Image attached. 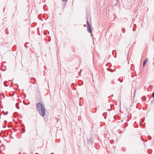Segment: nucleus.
Here are the masks:
<instances>
[{
  "mask_svg": "<svg viewBox=\"0 0 154 154\" xmlns=\"http://www.w3.org/2000/svg\"><path fill=\"white\" fill-rule=\"evenodd\" d=\"M144 119H145V118L144 117L143 119H141L142 122H144Z\"/></svg>",
  "mask_w": 154,
  "mask_h": 154,
  "instance_id": "5",
  "label": "nucleus"
},
{
  "mask_svg": "<svg viewBox=\"0 0 154 154\" xmlns=\"http://www.w3.org/2000/svg\"><path fill=\"white\" fill-rule=\"evenodd\" d=\"M11 138H13V137H12L11 136Z\"/></svg>",
  "mask_w": 154,
  "mask_h": 154,
  "instance_id": "16",
  "label": "nucleus"
},
{
  "mask_svg": "<svg viewBox=\"0 0 154 154\" xmlns=\"http://www.w3.org/2000/svg\"><path fill=\"white\" fill-rule=\"evenodd\" d=\"M143 98H145V96H143V97L142 98V99H143Z\"/></svg>",
  "mask_w": 154,
  "mask_h": 154,
  "instance_id": "9",
  "label": "nucleus"
},
{
  "mask_svg": "<svg viewBox=\"0 0 154 154\" xmlns=\"http://www.w3.org/2000/svg\"><path fill=\"white\" fill-rule=\"evenodd\" d=\"M36 108L39 114L41 116H43L45 115V108L42 103H38L36 104Z\"/></svg>",
  "mask_w": 154,
  "mask_h": 154,
  "instance_id": "1",
  "label": "nucleus"
},
{
  "mask_svg": "<svg viewBox=\"0 0 154 154\" xmlns=\"http://www.w3.org/2000/svg\"><path fill=\"white\" fill-rule=\"evenodd\" d=\"M25 46H26V47H27L25 45Z\"/></svg>",
  "mask_w": 154,
  "mask_h": 154,
  "instance_id": "15",
  "label": "nucleus"
},
{
  "mask_svg": "<svg viewBox=\"0 0 154 154\" xmlns=\"http://www.w3.org/2000/svg\"><path fill=\"white\" fill-rule=\"evenodd\" d=\"M111 71H111V72H112V69H111Z\"/></svg>",
  "mask_w": 154,
  "mask_h": 154,
  "instance_id": "13",
  "label": "nucleus"
},
{
  "mask_svg": "<svg viewBox=\"0 0 154 154\" xmlns=\"http://www.w3.org/2000/svg\"><path fill=\"white\" fill-rule=\"evenodd\" d=\"M26 154V153H24V154Z\"/></svg>",
  "mask_w": 154,
  "mask_h": 154,
  "instance_id": "18",
  "label": "nucleus"
},
{
  "mask_svg": "<svg viewBox=\"0 0 154 154\" xmlns=\"http://www.w3.org/2000/svg\"><path fill=\"white\" fill-rule=\"evenodd\" d=\"M152 97L154 100V91L153 92L152 94Z\"/></svg>",
  "mask_w": 154,
  "mask_h": 154,
  "instance_id": "6",
  "label": "nucleus"
},
{
  "mask_svg": "<svg viewBox=\"0 0 154 154\" xmlns=\"http://www.w3.org/2000/svg\"><path fill=\"white\" fill-rule=\"evenodd\" d=\"M86 23L87 25V27L88 29V31L89 32L91 33L92 32V31L90 24L89 23L88 21H86Z\"/></svg>",
  "mask_w": 154,
  "mask_h": 154,
  "instance_id": "3",
  "label": "nucleus"
},
{
  "mask_svg": "<svg viewBox=\"0 0 154 154\" xmlns=\"http://www.w3.org/2000/svg\"><path fill=\"white\" fill-rule=\"evenodd\" d=\"M82 71V69H81V70H80V74H79V75H80V73H81V72Z\"/></svg>",
  "mask_w": 154,
  "mask_h": 154,
  "instance_id": "10",
  "label": "nucleus"
},
{
  "mask_svg": "<svg viewBox=\"0 0 154 154\" xmlns=\"http://www.w3.org/2000/svg\"><path fill=\"white\" fill-rule=\"evenodd\" d=\"M51 154H54V153H52Z\"/></svg>",
  "mask_w": 154,
  "mask_h": 154,
  "instance_id": "14",
  "label": "nucleus"
},
{
  "mask_svg": "<svg viewBox=\"0 0 154 154\" xmlns=\"http://www.w3.org/2000/svg\"><path fill=\"white\" fill-rule=\"evenodd\" d=\"M17 104H18V103H17L16 104V107H17V109H20L19 107H18V106H17Z\"/></svg>",
  "mask_w": 154,
  "mask_h": 154,
  "instance_id": "7",
  "label": "nucleus"
},
{
  "mask_svg": "<svg viewBox=\"0 0 154 154\" xmlns=\"http://www.w3.org/2000/svg\"><path fill=\"white\" fill-rule=\"evenodd\" d=\"M4 85H5V86L7 87V86H8V85H6V84H5V82H4Z\"/></svg>",
  "mask_w": 154,
  "mask_h": 154,
  "instance_id": "8",
  "label": "nucleus"
},
{
  "mask_svg": "<svg viewBox=\"0 0 154 154\" xmlns=\"http://www.w3.org/2000/svg\"><path fill=\"white\" fill-rule=\"evenodd\" d=\"M148 60V59L147 58H146V59L144 60L143 63V66H144L145 65Z\"/></svg>",
  "mask_w": 154,
  "mask_h": 154,
  "instance_id": "4",
  "label": "nucleus"
},
{
  "mask_svg": "<svg viewBox=\"0 0 154 154\" xmlns=\"http://www.w3.org/2000/svg\"><path fill=\"white\" fill-rule=\"evenodd\" d=\"M153 64H154V62L153 63Z\"/></svg>",
  "mask_w": 154,
  "mask_h": 154,
  "instance_id": "17",
  "label": "nucleus"
},
{
  "mask_svg": "<svg viewBox=\"0 0 154 154\" xmlns=\"http://www.w3.org/2000/svg\"><path fill=\"white\" fill-rule=\"evenodd\" d=\"M87 143L88 145H91L93 143V140L91 135H88L87 138Z\"/></svg>",
  "mask_w": 154,
  "mask_h": 154,
  "instance_id": "2",
  "label": "nucleus"
},
{
  "mask_svg": "<svg viewBox=\"0 0 154 154\" xmlns=\"http://www.w3.org/2000/svg\"><path fill=\"white\" fill-rule=\"evenodd\" d=\"M8 113V112H7L6 113L5 115L7 114Z\"/></svg>",
  "mask_w": 154,
  "mask_h": 154,
  "instance_id": "12",
  "label": "nucleus"
},
{
  "mask_svg": "<svg viewBox=\"0 0 154 154\" xmlns=\"http://www.w3.org/2000/svg\"><path fill=\"white\" fill-rule=\"evenodd\" d=\"M63 1H64V2H66V1L67 0H62Z\"/></svg>",
  "mask_w": 154,
  "mask_h": 154,
  "instance_id": "11",
  "label": "nucleus"
}]
</instances>
